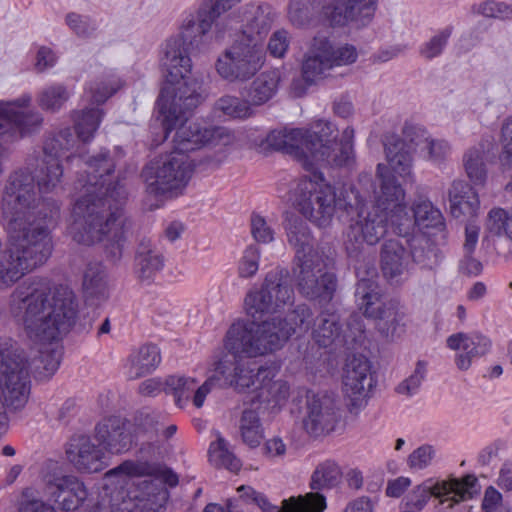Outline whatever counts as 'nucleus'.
I'll return each mask as SVG.
<instances>
[{
    "label": "nucleus",
    "mask_w": 512,
    "mask_h": 512,
    "mask_svg": "<svg viewBox=\"0 0 512 512\" xmlns=\"http://www.w3.org/2000/svg\"><path fill=\"white\" fill-rule=\"evenodd\" d=\"M133 425V434L135 435V440L140 435H145L148 438H153L158 433V416L150 413H140L135 418V423Z\"/></svg>",
    "instance_id": "61"
},
{
    "label": "nucleus",
    "mask_w": 512,
    "mask_h": 512,
    "mask_svg": "<svg viewBox=\"0 0 512 512\" xmlns=\"http://www.w3.org/2000/svg\"><path fill=\"white\" fill-rule=\"evenodd\" d=\"M209 457L211 463L217 467H224L232 472H236L241 467L240 460L229 450L228 442L220 435H217L216 441L209 447Z\"/></svg>",
    "instance_id": "50"
},
{
    "label": "nucleus",
    "mask_w": 512,
    "mask_h": 512,
    "mask_svg": "<svg viewBox=\"0 0 512 512\" xmlns=\"http://www.w3.org/2000/svg\"><path fill=\"white\" fill-rule=\"evenodd\" d=\"M215 109L233 119H247L254 115V110L248 99L233 95H224L215 103Z\"/></svg>",
    "instance_id": "48"
},
{
    "label": "nucleus",
    "mask_w": 512,
    "mask_h": 512,
    "mask_svg": "<svg viewBox=\"0 0 512 512\" xmlns=\"http://www.w3.org/2000/svg\"><path fill=\"white\" fill-rule=\"evenodd\" d=\"M312 336L321 347L338 350H351L356 341L355 336L343 331L340 317L336 313L323 312L314 320Z\"/></svg>",
    "instance_id": "26"
},
{
    "label": "nucleus",
    "mask_w": 512,
    "mask_h": 512,
    "mask_svg": "<svg viewBox=\"0 0 512 512\" xmlns=\"http://www.w3.org/2000/svg\"><path fill=\"white\" fill-rule=\"evenodd\" d=\"M501 144V164L505 169L510 170L512 169V116L508 117L502 124Z\"/></svg>",
    "instance_id": "63"
},
{
    "label": "nucleus",
    "mask_w": 512,
    "mask_h": 512,
    "mask_svg": "<svg viewBox=\"0 0 512 512\" xmlns=\"http://www.w3.org/2000/svg\"><path fill=\"white\" fill-rule=\"evenodd\" d=\"M508 222H510V215L504 209L493 208L489 211L486 218V232L494 236L506 235Z\"/></svg>",
    "instance_id": "58"
},
{
    "label": "nucleus",
    "mask_w": 512,
    "mask_h": 512,
    "mask_svg": "<svg viewBox=\"0 0 512 512\" xmlns=\"http://www.w3.org/2000/svg\"><path fill=\"white\" fill-rule=\"evenodd\" d=\"M266 52L263 45L235 40L217 58V74L229 83H243L252 79L264 66Z\"/></svg>",
    "instance_id": "12"
},
{
    "label": "nucleus",
    "mask_w": 512,
    "mask_h": 512,
    "mask_svg": "<svg viewBox=\"0 0 512 512\" xmlns=\"http://www.w3.org/2000/svg\"><path fill=\"white\" fill-rule=\"evenodd\" d=\"M219 378L212 375L199 387L197 381L192 377L170 375L164 380V392L172 394L179 407H183L191 398L197 408L204 404L206 396L211 392Z\"/></svg>",
    "instance_id": "25"
},
{
    "label": "nucleus",
    "mask_w": 512,
    "mask_h": 512,
    "mask_svg": "<svg viewBox=\"0 0 512 512\" xmlns=\"http://www.w3.org/2000/svg\"><path fill=\"white\" fill-rule=\"evenodd\" d=\"M161 362L160 349L154 344H146L131 353L127 360V375L138 379L152 373Z\"/></svg>",
    "instance_id": "37"
},
{
    "label": "nucleus",
    "mask_w": 512,
    "mask_h": 512,
    "mask_svg": "<svg viewBox=\"0 0 512 512\" xmlns=\"http://www.w3.org/2000/svg\"><path fill=\"white\" fill-rule=\"evenodd\" d=\"M285 229L288 242L295 249V260L319 255L314 249V239L309 227L300 217L295 215L287 217Z\"/></svg>",
    "instance_id": "36"
},
{
    "label": "nucleus",
    "mask_w": 512,
    "mask_h": 512,
    "mask_svg": "<svg viewBox=\"0 0 512 512\" xmlns=\"http://www.w3.org/2000/svg\"><path fill=\"white\" fill-rule=\"evenodd\" d=\"M165 264L162 252L149 238H143L138 244L135 259L134 273L141 282L150 283Z\"/></svg>",
    "instance_id": "32"
},
{
    "label": "nucleus",
    "mask_w": 512,
    "mask_h": 512,
    "mask_svg": "<svg viewBox=\"0 0 512 512\" xmlns=\"http://www.w3.org/2000/svg\"><path fill=\"white\" fill-rule=\"evenodd\" d=\"M68 462L80 473H98L107 467L105 451L94 437L73 435L66 444Z\"/></svg>",
    "instance_id": "20"
},
{
    "label": "nucleus",
    "mask_w": 512,
    "mask_h": 512,
    "mask_svg": "<svg viewBox=\"0 0 512 512\" xmlns=\"http://www.w3.org/2000/svg\"><path fill=\"white\" fill-rule=\"evenodd\" d=\"M293 195L296 209L320 228L330 225L336 208L349 212L350 207L359 206L360 203L359 192L354 187H343L337 194L322 173L317 171L301 178Z\"/></svg>",
    "instance_id": "8"
},
{
    "label": "nucleus",
    "mask_w": 512,
    "mask_h": 512,
    "mask_svg": "<svg viewBox=\"0 0 512 512\" xmlns=\"http://www.w3.org/2000/svg\"><path fill=\"white\" fill-rule=\"evenodd\" d=\"M239 430L242 441L249 447H257L263 437V430L258 413L252 409L242 412L239 421Z\"/></svg>",
    "instance_id": "47"
},
{
    "label": "nucleus",
    "mask_w": 512,
    "mask_h": 512,
    "mask_svg": "<svg viewBox=\"0 0 512 512\" xmlns=\"http://www.w3.org/2000/svg\"><path fill=\"white\" fill-rule=\"evenodd\" d=\"M107 474H125L130 477L156 476L163 487L165 484L175 487L179 481L177 474L171 469L148 461L127 460L110 470Z\"/></svg>",
    "instance_id": "34"
},
{
    "label": "nucleus",
    "mask_w": 512,
    "mask_h": 512,
    "mask_svg": "<svg viewBox=\"0 0 512 512\" xmlns=\"http://www.w3.org/2000/svg\"><path fill=\"white\" fill-rule=\"evenodd\" d=\"M338 416L332 399L308 392L306 395L303 427L313 437L326 435L334 430Z\"/></svg>",
    "instance_id": "22"
},
{
    "label": "nucleus",
    "mask_w": 512,
    "mask_h": 512,
    "mask_svg": "<svg viewBox=\"0 0 512 512\" xmlns=\"http://www.w3.org/2000/svg\"><path fill=\"white\" fill-rule=\"evenodd\" d=\"M355 296L360 309L367 317L378 320V329L386 335L394 334L399 321V313L394 304L381 300L377 284L370 279H361L356 285Z\"/></svg>",
    "instance_id": "17"
},
{
    "label": "nucleus",
    "mask_w": 512,
    "mask_h": 512,
    "mask_svg": "<svg viewBox=\"0 0 512 512\" xmlns=\"http://www.w3.org/2000/svg\"><path fill=\"white\" fill-rule=\"evenodd\" d=\"M452 30L453 28L451 26L441 30L421 46L420 54L428 60L439 56L445 48L452 34Z\"/></svg>",
    "instance_id": "57"
},
{
    "label": "nucleus",
    "mask_w": 512,
    "mask_h": 512,
    "mask_svg": "<svg viewBox=\"0 0 512 512\" xmlns=\"http://www.w3.org/2000/svg\"><path fill=\"white\" fill-rule=\"evenodd\" d=\"M280 82V72L276 69L260 73L251 82L246 91V97L253 106H261L271 100L277 93Z\"/></svg>",
    "instance_id": "38"
},
{
    "label": "nucleus",
    "mask_w": 512,
    "mask_h": 512,
    "mask_svg": "<svg viewBox=\"0 0 512 512\" xmlns=\"http://www.w3.org/2000/svg\"><path fill=\"white\" fill-rule=\"evenodd\" d=\"M76 138L70 128H64L47 138L43 146V158L37 174V185L42 193L52 192L61 182L63 167L60 157L72 149Z\"/></svg>",
    "instance_id": "15"
},
{
    "label": "nucleus",
    "mask_w": 512,
    "mask_h": 512,
    "mask_svg": "<svg viewBox=\"0 0 512 512\" xmlns=\"http://www.w3.org/2000/svg\"><path fill=\"white\" fill-rule=\"evenodd\" d=\"M123 157L121 149H101L90 157L79 156L86 166V176L79 175L75 182L79 196L70 226L75 242L86 246L103 243L106 258L114 264L121 260L132 234V221L121 208L127 193L120 170L116 181L111 178Z\"/></svg>",
    "instance_id": "1"
},
{
    "label": "nucleus",
    "mask_w": 512,
    "mask_h": 512,
    "mask_svg": "<svg viewBox=\"0 0 512 512\" xmlns=\"http://www.w3.org/2000/svg\"><path fill=\"white\" fill-rule=\"evenodd\" d=\"M386 240L380 252V264L383 275L386 278L394 279L403 275L409 270V255L406 248L405 236Z\"/></svg>",
    "instance_id": "31"
},
{
    "label": "nucleus",
    "mask_w": 512,
    "mask_h": 512,
    "mask_svg": "<svg viewBox=\"0 0 512 512\" xmlns=\"http://www.w3.org/2000/svg\"><path fill=\"white\" fill-rule=\"evenodd\" d=\"M193 168V162L187 154L171 151L145 165L141 177L149 194L172 197L182 193L192 176Z\"/></svg>",
    "instance_id": "10"
},
{
    "label": "nucleus",
    "mask_w": 512,
    "mask_h": 512,
    "mask_svg": "<svg viewBox=\"0 0 512 512\" xmlns=\"http://www.w3.org/2000/svg\"><path fill=\"white\" fill-rule=\"evenodd\" d=\"M65 22L78 37L88 38L97 30L95 20L88 15L70 12L66 15Z\"/></svg>",
    "instance_id": "53"
},
{
    "label": "nucleus",
    "mask_w": 512,
    "mask_h": 512,
    "mask_svg": "<svg viewBox=\"0 0 512 512\" xmlns=\"http://www.w3.org/2000/svg\"><path fill=\"white\" fill-rule=\"evenodd\" d=\"M120 84L117 81L97 82L89 86L85 95L89 97L91 103L100 105L111 97L118 89Z\"/></svg>",
    "instance_id": "60"
},
{
    "label": "nucleus",
    "mask_w": 512,
    "mask_h": 512,
    "mask_svg": "<svg viewBox=\"0 0 512 512\" xmlns=\"http://www.w3.org/2000/svg\"><path fill=\"white\" fill-rule=\"evenodd\" d=\"M241 0H204L200 5L205 11L212 16V18L217 22L219 20H224L225 28L227 32L233 29L232 21L233 17L231 15H227L222 17L226 11L233 8L237 5Z\"/></svg>",
    "instance_id": "52"
},
{
    "label": "nucleus",
    "mask_w": 512,
    "mask_h": 512,
    "mask_svg": "<svg viewBox=\"0 0 512 512\" xmlns=\"http://www.w3.org/2000/svg\"><path fill=\"white\" fill-rule=\"evenodd\" d=\"M413 226L410 228V232L414 226L417 225L419 228H439L444 226V218L439 209L434 207L429 200H420L414 204L413 217L410 215Z\"/></svg>",
    "instance_id": "44"
},
{
    "label": "nucleus",
    "mask_w": 512,
    "mask_h": 512,
    "mask_svg": "<svg viewBox=\"0 0 512 512\" xmlns=\"http://www.w3.org/2000/svg\"><path fill=\"white\" fill-rule=\"evenodd\" d=\"M329 60L332 64V68L336 66H344L354 63L357 60L358 53L353 45L345 44L334 48L332 43L329 41Z\"/></svg>",
    "instance_id": "62"
},
{
    "label": "nucleus",
    "mask_w": 512,
    "mask_h": 512,
    "mask_svg": "<svg viewBox=\"0 0 512 512\" xmlns=\"http://www.w3.org/2000/svg\"><path fill=\"white\" fill-rule=\"evenodd\" d=\"M413 144H407L405 140L397 135L385 137L384 150L389 168L403 178L405 181L414 182L413 167Z\"/></svg>",
    "instance_id": "30"
},
{
    "label": "nucleus",
    "mask_w": 512,
    "mask_h": 512,
    "mask_svg": "<svg viewBox=\"0 0 512 512\" xmlns=\"http://www.w3.org/2000/svg\"><path fill=\"white\" fill-rule=\"evenodd\" d=\"M370 369V362L364 356H353L346 362L343 385L351 413H358L366 405L368 391L372 387Z\"/></svg>",
    "instance_id": "18"
},
{
    "label": "nucleus",
    "mask_w": 512,
    "mask_h": 512,
    "mask_svg": "<svg viewBox=\"0 0 512 512\" xmlns=\"http://www.w3.org/2000/svg\"><path fill=\"white\" fill-rule=\"evenodd\" d=\"M312 319L310 308L298 305L284 317L262 321L238 320L228 329L224 347L233 361L224 358L215 366V374L224 385L238 392L257 391L259 367L244 358H256L281 349L296 333L308 331Z\"/></svg>",
    "instance_id": "2"
},
{
    "label": "nucleus",
    "mask_w": 512,
    "mask_h": 512,
    "mask_svg": "<svg viewBox=\"0 0 512 512\" xmlns=\"http://www.w3.org/2000/svg\"><path fill=\"white\" fill-rule=\"evenodd\" d=\"M403 134L414 146H422L427 150L432 161L444 160L450 153V145L445 140H436L425 137V131L419 127L406 124Z\"/></svg>",
    "instance_id": "41"
},
{
    "label": "nucleus",
    "mask_w": 512,
    "mask_h": 512,
    "mask_svg": "<svg viewBox=\"0 0 512 512\" xmlns=\"http://www.w3.org/2000/svg\"><path fill=\"white\" fill-rule=\"evenodd\" d=\"M216 39H223L227 33L224 20L215 21L205 9L199 7L197 14L188 16L182 25L179 37L169 39L164 48L161 65L167 84L192 81L190 47L198 46L202 37L212 30Z\"/></svg>",
    "instance_id": "9"
},
{
    "label": "nucleus",
    "mask_w": 512,
    "mask_h": 512,
    "mask_svg": "<svg viewBox=\"0 0 512 512\" xmlns=\"http://www.w3.org/2000/svg\"><path fill=\"white\" fill-rule=\"evenodd\" d=\"M474 14L492 18H508L512 15V8L505 3L487 0L472 6Z\"/></svg>",
    "instance_id": "59"
},
{
    "label": "nucleus",
    "mask_w": 512,
    "mask_h": 512,
    "mask_svg": "<svg viewBox=\"0 0 512 512\" xmlns=\"http://www.w3.org/2000/svg\"><path fill=\"white\" fill-rule=\"evenodd\" d=\"M480 228L473 222L467 223L465 227V241L463 244V257L459 262V272L469 277L481 274L482 263L473 257L478 242Z\"/></svg>",
    "instance_id": "42"
},
{
    "label": "nucleus",
    "mask_w": 512,
    "mask_h": 512,
    "mask_svg": "<svg viewBox=\"0 0 512 512\" xmlns=\"http://www.w3.org/2000/svg\"><path fill=\"white\" fill-rule=\"evenodd\" d=\"M342 471L333 460L318 464L311 476L310 486L313 490L331 489L340 483Z\"/></svg>",
    "instance_id": "45"
},
{
    "label": "nucleus",
    "mask_w": 512,
    "mask_h": 512,
    "mask_svg": "<svg viewBox=\"0 0 512 512\" xmlns=\"http://www.w3.org/2000/svg\"><path fill=\"white\" fill-rule=\"evenodd\" d=\"M103 114V110L99 108H86L74 113L75 130L79 140L86 143L94 137Z\"/></svg>",
    "instance_id": "43"
},
{
    "label": "nucleus",
    "mask_w": 512,
    "mask_h": 512,
    "mask_svg": "<svg viewBox=\"0 0 512 512\" xmlns=\"http://www.w3.org/2000/svg\"><path fill=\"white\" fill-rule=\"evenodd\" d=\"M477 479L473 475H467L462 479H450L440 481L433 486L426 484L415 487L407 496L404 512H420L428 503L431 496L451 500L459 503L473 498L477 493Z\"/></svg>",
    "instance_id": "14"
},
{
    "label": "nucleus",
    "mask_w": 512,
    "mask_h": 512,
    "mask_svg": "<svg viewBox=\"0 0 512 512\" xmlns=\"http://www.w3.org/2000/svg\"><path fill=\"white\" fill-rule=\"evenodd\" d=\"M292 273L296 288L303 297L331 300L337 280L333 273L326 270L320 255L295 260Z\"/></svg>",
    "instance_id": "13"
},
{
    "label": "nucleus",
    "mask_w": 512,
    "mask_h": 512,
    "mask_svg": "<svg viewBox=\"0 0 512 512\" xmlns=\"http://www.w3.org/2000/svg\"><path fill=\"white\" fill-rule=\"evenodd\" d=\"M278 370L273 366L259 367L258 396L274 406L285 404L290 396V385L286 380L275 379Z\"/></svg>",
    "instance_id": "35"
},
{
    "label": "nucleus",
    "mask_w": 512,
    "mask_h": 512,
    "mask_svg": "<svg viewBox=\"0 0 512 512\" xmlns=\"http://www.w3.org/2000/svg\"><path fill=\"white\" fill-rule=\"evenodd\" d=\"M201 83L198 80L167 84L162 88L157 100L160 114L163 116L162 126L166 139L172 130L174 150L187 154L207 145H226L229 134L223 127H203L190 122L186 114L195 109L202 101L199 92Z\"/></svg>",
    "instance_id": "5"
},
{
    "label": "nucleus",
    "mask_w": 512,
    "mask_h": 512,
    "mask_svg": "<svg viewBox=\"0 0 512 512\" xmlns=\"http://www.w3.org/2000/svg\"><path fill=\"white\" fill-rule=\"evenodd\" d=\"M37 191L35 179L28 169L19 168L11 172L6 180L0 210L2 217L11 226L14 221L26 233H40L42 244L53 250L52 229L55 227L60 214L59 204L52 199L36 208Z\"/></svg>",
    "instance_id": "7"
},
{
    "label": "nucleus",
    "mask_w": 512,
    "mask_h": 512,
    "mask_svg": "<svg viewBox=\"0 0 512 512\" xmlns=\"http://www.w3.org/2000/svg\"><path fill=\"white\" fill-rule=\"evenodd\" d=\"M435 450L431 445H422L414 450L407 459V464L412 470H422L430 465Z\"/></svg>",
    "instance_id": "64"
},
{
    "label": "nucleus",
    "mask_w": 512,
    "mask_h": 512,
    "mask_svg": "<svg viewBox=\"0 0 512 512\" xmlns=\"http://www.w3.org/2000/svg\"><path fill=\"white\" fill-rule=\"evenodd\" d=\"M378 0H335L331 7H323V16L333 26L354 23L367 26L373 19Z\"/></svg>",
    "instance_id": "23"
},
{
    "label": "nucleus",
    "mask_w": 512,
    "mask_h": 512,
    "mask_svg": "<svg viewBox=\"0 0 512 512\" xmlns=\"http://www.w3.org/2000/svg\"><path fill=\"white\" fill-rule=\"evenodd\" d=\"M240 498L247 503L256 504L263 512H323L326 508L325 497L319 493H308L298 498L283 500L279 508L269 502L267 497L255 491L252 487L241 486L238 488Z\"/></svg>",
    "instance_id": "21"
},
{
    "label": "nucleus",
    "mask_w": 512,
    "mask_h": 512,
    "mask_svg": "<svg viewBox=\"0 0 512 512\" xmlns=\"http://www.w3.org/2000/svg\"><path fill=\"white\" fill-rule=\"evenodd\" d=\"M329 38L325 35H316L302 63V77L308 84H314L326 78L333 69L328 57Z\"/></svg>",
    "instance_id": "28"
},
{
    "label": "nucleus",
    "mask_w": 512,
    "mask_h": 512,
    "mask_svg": "<svg viewBox=\"0 0 512 512\" xmlns=\"http://www.w3.org/2000/svg\"><path fill=\"white\" fill-rule=\"evenodd\" d=\"M376 176L380 180V191L375 204L365 210L364 200L359 195V206L349 208L357 211L350 219L345 232L344 246L350 258L358 259L366 246L376 245L387 233L388 224L398 235L410 234L413 226L408 208L404 202L405 192L388 167L379 163Z\"/></svg>",
    "instance_id": "4"
},
{
    "label": "nucleus",
    "mask_w": 512,
    "mask_h": 512,
    "mask_svg": "<svg viewBox=\"0 0 512 512\" xmlns=\"http://www.w3.org/2000/svg\"><path fill=\"white\" fill-rule=\"evenodd\" d=\"M31 97L24 95L12 102H0V138L13 142L42 122L39 113L27 109Z\"/></svg>",
    "instance_id": "16"
},
{
    "label": "nucleus",
    "mask_w": 512,
    "mask_h": 512,
    "mask_svg": "<svg viewBox=\"0 0 512 512\" xmlns=\"http://www.w3.org/2000/svg\"><path fill=\"white\" fill-rule=\"evenodd\" d=\"M274 19L275 13L268 4L246 6L242 18V35L239 39L263 45Z\"/></svg>",
    "instance_id": "29"
},
{
    "label": "nucleus",
    "mask_w": 512,
    "mask_h": 512,
    "mask_svg": "<svg viewBox=\"0 0 512 512\" xmlns=\"http://www.w3.org/2000/svg\"><path fill=\"white\" fill-rule=\"evenodd\" d=\"M133 425L120 417H109L95 427L94 439L104 451L120 454L128 451L134 441Z\"/></svg>",
    "instance_id": "24"
},
{
    "label": "nucleus",
    "mask_w": 512,
    "mask_h": 512,
    "mask_svg": "<svg viewBox=\"0 0 512 512\" xmlns=\"http://www.w3.org/2000/svg\"><path fill=\"white\" fill-rule=\"evenodd\" d=\"M8 311L31 340L53 342L73 328L79 303L68 287L60 286L51 293L47 279L31 277L11 293Z\"/></svg>",
    "instance_id": "3"
},
{
    "label": "nucleus",
    "mask_w": 512,
    "mask_h": 512,
    "mask_svg": "<svg viewBox=\"0 0 512 512\" xmlns=\"http://www.w3.org/2000/svg\"><path fill=\"white\" fill-rule=\"evenodd\" d=\"M447 346L452 350H461L455 357L458 369L468 370L474 359L486 355L491 349V340L480 333H455L447 338Z\"/></svg>",
    "instance_id": "27"
},
{
    "label": "nucleus",
    "mask_w": 512,
    "mask_h": 512,
    "mask_svg": "<svg viewBox=\"0 0 512 512\" xmlns=\"http://www.w3.org/2000/svg\"><path fill=\"white\" fill-rule=\"evenodd\" d=\"M260 249L257 245H249L243 252L238 264V274L241 278H252L259 269Z\"/></svg>",
    "instance_id": "54"
},
{
    "label": "nucleus",
    "mask_w": 512,
    "mask_h": 512,
    "mask_svg": "<svg viewBox=\"0 0 512 512\" xmlns=\"http://www.w3.org/2000/svg\"><path fill=\"white\" fill-rule=\"evenodd\" d=\"M427 373V363L419 360L413 373L403 380L396 388L397 393L412 396L418 392L422 381L425 379Z\"/></svg>",
    "instance_id": "55"
},
{
    "label": "nucleus",
    "mask_w": 512,
    "mask_h": 512,
    "mask_svg": "<svg viewBox=\"0 0 512 512\" xmlns=\"http://www.w3.org/2000/svg\"><path fill=\"white\" fill-rule=\"evenodd\" d=\"M294 290L287 269L276 267L269 271L259 288L248 291L244 299L247 315L254 320L266 314L283 311L294 303Z\"/></svg>",
    "instance_id": "11"
},
{
    "label": "nucleus",
    "mask_w": 512,
    "mask_h": 512,
    "mask_svg": "<svg viewBox=\"0 0 512 512\" xmlns=\"http://www.w3.org/2000/svg\"><path fill=\"white\" fill-rule=\"evenodd\" d=\"M450 213L455 218L475 217L480 200L473 187L464 180H454L448 190Z\"/></svg>",
    "instance_id": "33"
},
{
    "label": "nucleus",
    "mask_w": 512,
    "mask_h": 512,
    "mask_svg": "<svg viewBox=\"0 0 512 512\" xmlns=\"http://www.w3.org/2000/svg\"><path fill=\"white\" fill-rule=\"evenodd\" d=\"M82 286L87 301L94 303L108 298L107 275L101 263H89L87 265Z\"/></svg>",
    "instance_id": "39"
},
{
    "label": "nucleus",
    "mask_w": 512,
    "mask_h": 512,
    "mask_svg": "<svg viewBox=\"0 0 512 512\" xmlns=\"http://www.w3.org/2000/svg\"><path fill=\"white\" fill-rule=\"evenodd\" d=\"M149 479H145L141 482L140 487L143 493V497H147V500L152 499L153 504L158 508H162L168 498V492L156 478V476H147Z\"/></svg>",
    "instance_id": "56"
},
{
    "label": "nucleus",
    "mask_w": 512,
    "mask_h": 512,
    "mask_svg": "<svg viewBox=\"0 0 512 512\" xmlns=\"http://www.w3.org/2000/svg\"><path fill=\"white\" fill-rule=\"evenodd\" d=\"M42 482L46 493L64 511L76 510L87 497L83 483L74 475H64L56 466L42 475Z\"/></svg>",
    "instance_id": "19"
},
{
    "label": "nucleus",
    "mask_w": 512,
    "mask_h": 512,
    "mask_svg": "<svg viewBox=\"0 0 512 512\" xmlns=\"http://www.w3.org/2000/svg\"><path fill=\"white\" fill-rule=\"evenodd\" d=\"M70 92L66 86L54 83L43 88L38 94L39 106L46 111L57 112L69 100Z\"/></svg>",
    "instance_id": "49"
},
{
    "label": "nucleus",
    "mask_w": 512,
    "mask_h": 512,
    "mask_svg": "<svg viewBox=\"0 0 512 512\" xmlns=\"http://www.w3.org/2000/svg\"><path fill=\"white\" fill-rule=\"evenodd\" d=\"M467 177L474 185H484L487 179L485 151L482 147L469 149L463 157Z\"/></svg>",
    "instance_id": "46"
},
{
    "label": "nucleus",
    "mask_w": 512,
    "mask_h": 512,
    "mask_svg": "<svg viewBox=\"0 0 512 512\" xmlns=\"http://www.w3.org/2000/svg\"><path fill=\"white\" fill-rule=\"evenodd\" d=\"M354 130L347 127L337 141L331 122L317 120L309 128L272 131L267 142L277 150L293 155L310 171L315 165L343 166L352 159Z\"/></svg>",
    "instance_id": "6"
},
{
    "label": "nucleus",
    "mask_w": 512,
    "mask_h": 512,
    "mask_svg": "<svg viewBox=\"0 0 512 512\" xmlns=\"http://www.w3.org/2000/svg\"><path fill=\"white\" fill-rule=\"evenodd\" d=\"M317 14H322L321 8L310 3L307 4L303 0H290L288 17L294 26L305 27L310 25Z\"/></svg>",
    "instance_id": "51"
},
{
    "label": "nucleus",
    "mask_w": 512,
    "mask_h": 512,
    "mask_svg": "<svg viewBox=\"0 0 512 512\" xmlns=\"http://www.w3.org/2000/svg\"><path fill=\"white\" fill-rule=\"evenodd\" d=\"M409 260L422 268H432L438 263L437 246L425 235L405 236Z\"/></svg>",
    "instance_id": "40"
}]
</instances>
